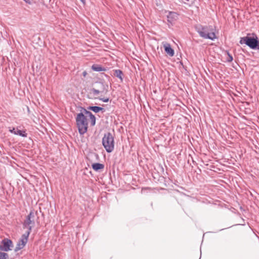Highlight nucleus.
Instances as JSON below:
<instances>
[{
  "label": "nucleus",
  "mask_w": 259,
  "mask_h": 259,
  "mask_svg": "<svg viewBox=\"0 0 259 259\" xmlns=\"http://www.w3.org/2000/svg\"><path fill=\"white\" fill-rule=\"evenodd\" d=\"M75 120L79 133L80 135H83L87 132L88 128L87 117L82 112H80L77 114Z\"/></svg>",
  "instance_id": "1"
},
{
  "label": "nucleus",
  "mask_w": 259,
  "mask_h": 259,
  "mask_svg": "<svg viewBox=\"0 0 259 259\" xmlns=\"http://www.w3.org/2000/svg\"><path fill=\"white\" fill-rule=\"evenodd\" d=\"M195 29L200 36L203 38L213 40L217 38L215 33L210 31V26L198 25L195 26Z\"/></svg>",
  "instance_id": "2"
},
{
  "label": "nucleus",
  "mask_w": 259,
  "mask_h": 259,
  "mask_svg": "<svg viewBox=\"0 0 259 259\" xmlns=\"http://www.w3.org/2000/svg\"><path fill=\"white\" fill-rule=\"evenodd\" d=\"M241 44H245L250 49L259 51V40L256 35L253 36H246L241 37L240 41Z\"/></svg>",
  "instance_id": "3"
},
{
  "label": "nucleus",
  "mask_w": 259,
  "mask_h": 259,
  "mask_svg": "<svg viewBox=\"0 0 259 259\" xmlns=\"http://www.w3.org/2000/svg\"><path fill=\"white\" fill-rule=\"evenodd\" d=\"M102 145L108 153L112 152L114 148V137L109 132L104 134L102 138Z\"/></svg>",
  "instance_id": "4"
},
{
  "label": "nucleus",
  "mask_w": 259,
  "mask_h": 259,
  "mask_svg": "<svg viewBox=\"0 0 259 259\" xmlns=\"http://www.w3.org/2000/svg\"><path fill=\"white\" fill-rule=\"evenodd\" d=\"M37 215V211H34L33 210L30 211L28 215L26 217L23 223V228L27 229L26 232H29L30 234L32 228L35 225V217Z\"/></svg>",
  "instance_id": "5"
},
{
  "label": "nucleus",
  "mask_w": 259,
  "mask_h": 259,
  "mask_svg": "<svg viewBox=\"0 0 259 259\" xmlns=\"http://www.w3.org/2000/svg\"><path fill=\"white\" fill-rule=\"evenodd\" d=\"M29 236V232H26L23 234L18 242L15 248V251H18V250L23 248L28 241V238Z\"/></svg>",
  "instance_id": "6"
},
{
  "label": "nucleus",
  "mask_w": 259,
  "mask_h": 259,
  "mask_svg": "<svg viewBox=\"0 0 259 259\" xmlns=\"http://www.w3.org/2000/svg\"><path fill=\"white\" fill-rule=\"evenodd\" d=\"M2 244L0 245V250L8 251L12 250L13 247V242L11 240L8 238H4L2 240Z\"/></svg>",
  "instance_id": "7"
},
{
  "label": "nucleus",
  "mask_w": 259,
  "mask_h": 259,
  "mask_svg": "<svg viewBox=\"0 0 259 259\" xmlns=\"http://www.w3.org/2000/svg\"><path fill=\"white\" fill-rule=\"evenodd\" d=\"M99 84L100 86L99 89L93 88L90 90L91 93H92L94 96H97L100 93H106L108 91V85L103 82H99Z\"/></svg>",
  "instance_id": "8"
},
{
  "label": "nucleus",
  "mask_w": 259,
  "mask_h": 259,
  "mask_svg": "<svg viewBox=\"0 0 259 259\" xmlns=\"http://www.w3.org/2000/svg\"><path fill=\"white\" fill-rule=\"evenodd\" d=\"M179 14L177 12L169 11L167 15V20L168 23L171 25L175 23L178 19Z\"/></svg>",
  "instance_id": "9"
},
{
  "label": "nucleus",
  "mask_w": 259,
  "mask_h": 259,
  "mask_svg": "<svg viewBox=\"0 0 259 259\" xmlns=\"http://www.w3.org/2000/svg\"><path fill=\"white\" fill-rule=\"evenodd\" d=\"M163 47L165 53L169 56L172 57L174 55V50L171 48L169 44L165 43L163 45Z\"/></svg>",
  "instance_id": "10"
},
{
  "label": "nucleus",
  "mask_w": 259,
  "mask_h": 259,
  "mask_svg": "<svg viewBox=\"0 0 259 259\" xmlns=\"http://www.w3.org/2000/svg\"><path fill=\"white\" fill-rule=\"evenodd\" d=\"M92 168L96 171L102 170L104 168V165L100 163H94L92 165Z\"/></svg>",
  "instance_id": "11"
},
{
  "label": "nucleus",
  "mask_w": 259,
  "mask_h": 259,
  "mask_svg": "<svg viewBox=\"0 0 259 259\" xmlns=\"http://www.w3.org/2000/svg\"><path fill=\"white\" fill-rule=\"evenodd\" d=\"M88 109L92 110L95 113H98L99 111H102V112H104L105 111V109L104 108L99 106H90L88 107Z\"/></svg>",
  "instance_id": "12"
},
{
  "label": "nucleus",
  "mask_w": 259,
  "mask_h": 259,
  "mask_svg": "<svg viewBox=\"0 0 259 259\" xmlns=\"http://www.w3.org/2000/svg\"><path fill=\"white\" fill-rule=\"evenodd\" d=\"M114 73L113 75L116 76V77L120 79V81H123V73L122 71L119 69H115L113 70Z\"/></svg>",
  "instance_id": "13"
},
{
  "label": "nucleus",
  "mask_w": 259,
  "mask_h": 259,
  "mask_svg": "<svg viewBox=\"0 0 259 259\" xmlns=\"http://www.w3.org/2000/svg\"><path fill=\"white\" fill-rule=\"evenodd\" d=\"M92 69L97 72L105 71L106 70L105 68L102 67L101 65L98 64H93L92 66Z\"/></svg>",
  "instance_id": "14"
},
{
  "label": "nucleus",
  "mask_w": 259,
  "mask_h": 259,
  "mask_svg": "<svg viewBox=\"0 0 259 259\" xmlns=\"http://www.w3.org/2000/svg\"><path fill=\"white\" fill-rule=\"evenodd\" d=\"M16 135H19L22 137H26L27 134L26 133V131H21L17 128Z\"/></svg>",
  "instance_id": "15"
},
{
  "label": "nucleus",
  "mask_w": 259,
  "mask_h": 259,
  "mask_svg": "<svg viewBox=\"0 0 259 259\" xmlns=\"http://www.w3.org/2000/svg\"><path fill=\"white\" fill-rule=\"evenodd\" d=\"M90 119L91 120V125L92 126H94L96 124V117L94 114H91L90 117Z\"/></svg>",
  "instance_id": "16"
},
{
  "label": "nucleus",
  "mask_w": 259,
  "mask_h": 259,
  "mask_svg": "<svg viewBox=\"0 0 259 259\" xmlns=\"http://www.w3.org/2000/svg\"><path fill=\"white\" fill-rule=\"evenodd\" d=\"M0 259H9V255L7 253L0 251Z\"/></svg>",
  "instance_id": "17"
},
{
  "label": "nucleus",
  "mask_w": 259,
  "mask_h": 259,
  "mask_svg": "<svg viewBox=\"0 0 259 259\" xmlns=\"http://www.w3.org/2000/svg\"><path fill=\"white\" fill-rule=\"evenodd\" d=\"M226 54L228 55V58L227 59V61L228 62H232L233 61V56L230 54L229 51H226Z\"/></svg>",
  "instance_id": "18"
},
{
  "label": "nucleus",
  "mask_w": 259,
  "mask_h": 259,
  "mask_svg": "<svg viewBox=\"0 0 259 259\" xmlns=\"http://www.w3.org/2000/svg\"><path fill=\"white\" fill-rule=\"evenodd\" d=\"M82 110L83 111V114H85L87 116H88L89 117L91 116V114H93V113L91 112L88 111L84 108H82Z\"/></svg>",
  "instance_id": "19"
},
{
  "label": "nucleus",
  "mask_w": 259,
  "mask_h": 259,
  "mask_svg": "<svg viewBox=\"0 0 259 259\" xmlns=\"http://www.w3.org/2000/svg\"><path fill=\"white\" fill-rule=\"evenodd\" d=\"M99 100L105 103L108 102L109 100L108 98H101Z\"/></svg>",
  "instance_id": "20"
},
{
  "label": "nucleus",
  "mask_w": 259,
  "mask_h": 259,
  "mask_svg": "<svg viewBox=\"0 0 259 259\" xmlns=\"http://www.w3.org/2000/svg\"><path fill=\"white\" fill-rule=\"evenodd\" d=\"M16 130H17V128L16 129L15 128L13 127L12 129H10L9 132L12 134H14V135H16Z\"/></svg>",
  "instance_id": "21"
},
{
  "label": "nucleus",
  "mask_w": 259,
  "mask_h": 259,
  "mask_svg": "<svg viewBox=\"0 0 259 259\" xmlns=\"http://www.w3.org/2000/svg\"><path fill=\"white\" fill-rule=\"evenodd\" d=\"M25 1L27 4L29 5H31L32 4V2L30 0H23Z\"/></svg>",
  "instance_id": "22"
},
{
  "label": "nucleus",
  "mask_w": 259,
  "mask_h": 259,
  "mask_svg": "<svg viewBox=\"0 0 259 259\" xmlns=\"http://www.w3.org/2000/svg\"><path fill=\"white\" fill-rule=\"evenodd\" d=\"M87 72L86 71H84L83 72H82V75L84 76V77H85L87 75Z\"/></svg>",
  "instance_id": "23"
},
{
  "label": "nucleus",
  "mask_w": 259,
  "mask_h": 259,
  "mask_svg": "<svg viewBox=\"0 0 259 259\" xmlns=\"http://www.w3.org/2000/svg\"><path fill=\"white\" fill-rule=\"evenodd\" d=\"M80 1L83 4H85V0H80Z\"/></svg>",
  "instance_id": "24"
},
{
  "label": "nucleus",
  "mask_w": 259,
  "mask_h": 259,
  "mask_svg": "<svg viewBox=\"0 0 259 259\" xmlns=\"http://www.w3.org/2000/svg\"><path fill=\"white\" fill-rule=\"evenodd\" d=\"M185 1H186V2H184L185 4H186L187 2H189L190 1V0H185Z\"/></svg>",
  "instance_id": "25"
},
{
  "label": "nucleus",
  "mask_w": 259,
  "mask_h": 259,
  "mask_svg": "<svg viewBox=\"0 0 259 259\" xmlns=\"http://www.w3.org/2000/svg\"><path fill=\"white\" fill-rule=\"evenodd\" d=\"M95 155H96V156L97 157H98V154H96Z\"/></svg>",
  "instance_id": "26"
}]
</instances>
